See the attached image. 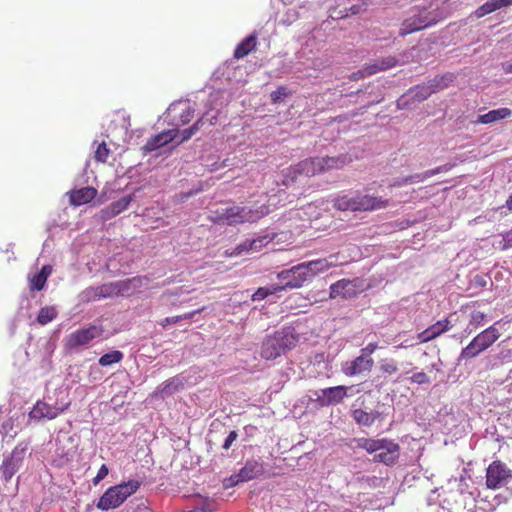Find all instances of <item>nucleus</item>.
Instances as JSON below:
<instances>
[{"instance_id": "4be33fe9", "label": "nucleus", "mask_w": 512, "mask_h": 512, "mask_svg": "<svg viewBox=\"0 0 512 512\" xmlns=\"http://www.w3.org/2000/svg\"><path fill=\"white\" fill-rule=\"evenodd\" d=\"M178 135L177 129H171L163 131L160 134L152 137L142 148L144 153L155 151L156 149L163 147L164 145L173 141Z\"/></svg>"}, {"instance_id": "a211bd4d", "label": "nucleus", "mask_w": 512, "mask_h": 512, "mask_svg": "<svg viewBox=\"0 0 512 512\" xmlns=\"http://www.w3.org/2000/svg\"><path fill=\"white\" fill-rule=\"evenodd\" d=\"M365 3L361 0H340L337 7L332 9L330 17L333 19L345 18L349 15L360 13L364 9Z\"/></svg>"}, {"instance_id": "412c9836", "label": "nucleus", "mask_w": 512, "mask_h": 512, "mask_svg": "<svg viewBox=\"0 0 512 512\" xmlns=\"http://www.w3.org/2000/svg\"><path fill=\"white\" fill-rule=\"evenodd\" d=\"M397 63V60L392 57L388 56L385 58H382L380 60H376L374 63L364 67L360 71H358L356 74L353 75L354 79L363 78L366 76H370L372 74L388 70L390 68H393Z\"/></svg>"}, {"instance_id": "72a5a7b5", "label": "nucleus", "mask_w": 512, "mask_h": 512, "mask_svg": "<svg viewBox=\"0 0 512 512\" xmlns=\"http://www.w3.org/2000/svg\"><path fill=\"white\" fill-rule=\"evenodd\" d=\"M131 200H132V196H130V195L124 196L121 199H119L118 201L113 202L109 207H107L103 211V213L108 218L114 217V216L118 215L119 213H121L122 211H124L125 209H127Z\"/></svg>"}, {"instance_id": "6e6552de", "label": "nucleus", "mask_w": 512, "mask_h": 512, "mask_svg": "<svg viewBox=\"0 0 512 512\" xmlns=\"http://www.w3.org/2000/svg\"><path fill=\"white\" fill-rule=\"evenodd\" d=\"M440 18V14L437 12L436 8H433V5H430L429 9H414L412 14L404 20L400 35L404 36L424 29L436 23Z\"/></svg>"}, {"instance_id": "a19ab883", "label": "nucleus", "mask_w": 512, "mask_h": 512, "mask_svg": "<svg viewBox=\"0 0 512 512\" xmlns=\"http://www.w3.org/2000/svg\"><path fill=\"white\" fill-rule=\"evenodd\" d=\"M201 309L185 313L183 315L174 316V317H167L161 321L162 327H166L168 324H176L182 320H190L192 319L197 313H199Z\"/></svg>"}, {"instance_id": "cd10ccee", "label": "nucleus", "mask_w": 512, "mask_h": 512, "mask_svg": "<svg viewBox=\"0 0 512 512\" xmlns=\"http://www.w3.org/2000/svg\"><path fill=\"white\" fill-rule=\"evenodd\" d=\"M183 388L182 379L179 377L172 378L157 388L154 392L156 396L165 398Z\"/></svg>"}, {"instance_id": "6e6d98bb", "label": "nucleus", "mask_w": 512, "mask_h": 512, "mask_svg": "<svg viewBox=\"0 0 512 512\" xmlns=\"http://www.w3.org/2000/svg\"><path fill=\"white\" fill-rule=\"evenodd\" d=\"M506 206L508 207L509 210L512 211V194L510 195V197L507 199L506 201Z\"/></svg>"}, {"instance_id": "1a4fd4ad", "label": "nucleus", "mask_w": 512, "mask_h": 512, "mask_svg": "<svg viewBox=\"0 0 512 512\" xmlns=\"http://www.w3.org/2000/svg\"><path fill=\"white\" fill-rule=\"evenodd\" d=\"M195 103L190 100L173 102L167 109V117L172 125L178 127L185 125L194 117Z\"/></svg>"}, {"instance_id": "4468645a", "label": "nucleus", "mask_w": 512, "mask_h": 512, "mask_svg": "<svg viewBox=\"0 0 512 512\" xmlns=\"http://www.w3.org/2000/svg\"><path fill=\"white\" fill-rule=\"evenodd\" d=\"M262 472L263 467L258 461H247L238 473L231 475L225 480V486L233 487L239 483L250 481L261 475Z\"/></svg>"}, {"instance_id": "7ed1b4c3", "label": "nucleus", "mask_w": 512, "mask_h": 512, "mask_svg": "<svg viewBox=\"0 0 512 512\" xmlns=\"http://www.w3.org/2000/svg\"><path fill=\"white\" fill-rule=\"evenodd\" d=\"M297 343V336L291 327L283 328L268 336L262 343L261 356L266 360L279 357L286 350L293 348Z\"/></svg>"}, {"instance_id": "7c9ffc66", "label": "nucleus", "mask_w": 512, "mask_h": 512, "mask_svg": "<svg viewBox=\"0 0 512 512\" xmlns=\"http://www.w3.org/2000/svg\"><path fill=\"white\" fill-rule=\"evenodd\" d=\"M353 419L359 425L371 426L378 418L379 413L377 411H364L362 409H355L352 412Z\"/></svg>"}, {"instance_id": "20e7f679", "label": "nucleus", "mask_w": 512, "mask_h": 512, "mask_svg": "<svg viewBox=\"0 0 512 512\" xmlns=\"http://www.w3.org/2000/svg\"><path fill=\"white\" fill-rule=\"evenodd\" d=\"M388 201L381 197H373L366 194L353 193L338 197L335 200V207L338 210L346 211H368L386 207Z\"/></svg>"}, {"instance_id": "a18cd8bd", "label": "nucleus", "mask_w": 512, "mask_h": 512, "mask_svg": "<svg viewBox=\"0 0 512 512\" xmlns=\"http://www.w3.org/2000/svg\"><path fill=\"white\" fill-rule=\"evenodd\" d=\"M108 154H109V150L107 149L106 144L105 143L99 144V146L96 150V153H95L96 159L98 161L105 162L108 157Z\"/></svg>"}, {"instance_id": "bb28decb", "label": "nucleus", "mask_w": 512, "mask_h": 512, "mask_svg": "<svg viewBox=\"0 0 512 512\" xmlns=\"http://www.w3.org/2000/svg\"><path fill=\"white\" fill-rule=\"evenodd\" d=\"M512 5V0H489L480 6L475 12L476 18L484 17L487 14H490L496 10H499L503 7H507Z\"/></svg>"}, {"instance_id": "423d86ee", "label": "nucleus", "mask_w": 512, "mask_h": 512, "mask_svg": "<svg viewBox=\"0 0 512 512\" xmlns=\"http://www.w3.org/2000/svg\"><path fill=\"white\" fill-rule=\"evenodd\" d=\"M499 324L500 322L498 321L475 336L473 340L462 349L459 361L475 358L492 346L500 337V331L497 327Z\"/></svg>"}, {"instance_id": "a878e982", "label": "nucleus", "mask_w": 512, "mask_h": 512, "mask_svg": "<svg viewBox=\"0 0 512 512\" xmlns=\"http://www.w3.org/2000/svg\"><path fill=\"white\" fill-rule=\"evenodd\" d=\"M97 194V191L92 187H84L75 190L70 194V201L75 206H80L90 202Z\"/></svg>"}, {"instance_id": "9b49d317", "label": "nucleus", "mask_w": 512, "mask_h": 512, "mask_svg": "<svg viewBox=\"0 0 512 512\" xmlns=\"http://www.w3.org/2000/svg\"><path fill=\"white\" fill-rule=\"evenodd\" d=\"M102 333V328L96 325L79 329L67 337L66 347L69 349H78L79 347L87 345L93 339L100 337Z\"/></svg>"}, {"instance_id": "ea45409f", "label": "nucleus", "mask_w": 512, "mask_h": 512, "mask_svg": "<svg viewBox=\"0 0 512 512\" xmlns=\"http://www.w3.org/2000/svg\"><path fill=\"white\" fill-rule=\"evenodd\" d=\"M57 316V311L55 307H44L40 310L37 321L41 325H46L47 323L51 322L55 317Z\"/></svg>"}, {"instance_id": "8fccbe9b", "label": "nucleus", "mask_w": 512, "mask_h": 512, "mask_svg": "<svg viewBox=\"0 0 512 512\" xmlns=\"http://www.w3.org/2000/svg\"><path fill=\"white\" fill-rule=\"evenodd\" d=\"M378 345L376 343H369L366 347L360 350V353L368 358H372L371 355L377 350Z\"/></svg>"}, {"instance_id": "f03ea898", "label": "nucleus", "mask_w": 512, "mask_h": 512, "mask_svg": "<svg viewBox=\"0 0 512 512\" xmlns=\"http://www.w3.org/2000/svg\"><path fill=\"white\" fill-rule=\"evenodd\" d=\"M269 213V209L265 205H261L257 209L240 206L222 207L215 211V215L211 219L216 223L222 224H239L244 222H255Z\"/></svg>"}, {"instance_id": "e433bc0d", "label": "nucleus", "mask_w": 512, "mask_h": 512, "mask_svg": "<svg viewBox=\"0 0 512 512\" xmlns=\"http://www.w3.org/2000/svg\"><path fill=\"white\" fill-rule=\"evenodd\" d=\"M123 359V353L119 350L110 351L102 355L99 359V364L103 367L110 366L118 363Z\"/></svg>"}, {"instance_id": "4d7b16f0", "label": "nucleus", "mask_w": 512, "mask_h": 512, "mask_svg": "<svg viewBox=\"0 0 512 512\" xmlns=\"http://www.w3.org/2000/svg\"><path fill=\"white\" fill-rule=\"evenodd\" d=\"M506 72L512 73V64H507L504 66Z\"/></svg>"}, {"instance_id": "393cba45", "label": "nucleus", "mask_w": 512, "mask_h": 512, "mask_svg": "<svg viewBox=\"0 0 512 512\" xmlns=\"http://www.w3.org/2000/svg\"><path fill=\"white\" fill-rule=\"evenodd\" d=\"M273 237L269 235H262L252 240H246L236 248L235 254H241L243 251H260L264 246L271 242Z\"/></svg>"}, {"instance_id": "ddd939ff", "label": "nucleus", "mask_w": 512, "mask_h": 512, "mask_svg": "<svg viewBox=\"0 0 512 512\" xmlns=\"http://www.w3.org/2000/svg\"><path fill=\"white\" fill-rule=\"evenodd\" d=\"M347 260L340 259L338 254H331L326 258L317 259L309 262H304L302 265L307 270L308 279L311 280L318 273H323L329 270L331 267H336L346 263Z\"/></svg>"}, {"instance_id": "de8ad7c7", "label": "nucleus", "mask_w": 512, "mask_h": 512, "mask_svg": "<svg viewBox=\"0 0 512 512\" xmlns=\"http://www.w3.org/2000/svg\"><path fill=\"white\" fill-rule=\"evenodd\" d=\"M108 473H109L108 467L105 464H103L100 467V469L98 470L97 475L93 479V483L95 485L98 484L100 481H102L108 475Z\"/></svg>"}, {"instance_id": "f8f14e48", "label": "nucleus", "mask_w": 512, "mask_h": 512, "mask_svg": "<svg viewBox=\"0 0 512 512\" xmlns=\"http://www.w3.org/2000/svg\"><path fill=\"white\" fill-rule=\"evenodd\" d=\"M511 477V471L504 464L493 462L487 469L486 485L490 489H498L507 484Z\"/></svg>"}, {"instance_id": "5701e85b", "label": "nucleus", "mask_w": 512, "mask_h": 512, "mask_svg": "<svg viewBox=\"0 0 512 512\" xmlns=\"http://www.w3.org/2000/svg\"><path fill=\"white\" fill-rule=\"evenodd\" d=\"M451 327L450 321L448 319L440 320L428 327L426 330L422 331L418 334L417 338L419 342L425 343L431 341L441 335L442 333L448 331Z\"/></svg>"}, {"instance_id": "09e8293b", "label": "nucleus", "mask_w": 512, "mask_h": 512, "mask_svg": "<svg viewBox=\"0 0 512 512\" xmlns=\"http://www.w3.org/2000/svg\"><path fill=\"white\" fill-rule=\"evenodd\" d=\"M237 437V432L231 431L223 443V449L228 450L232 446V444L237 440Z\"/></svg>"}, {"instance_id": "aec40b11", "label": "nucleus", "mask_w": 512, "mask_h": 512, "mask_svg": "<svg viewBox=\"0 0 512 512\" xmlns=\"http://www.w3.org/2000/svg\"><path fill=\"white\" fill-rule=\"evenodd\" d=\"M24 455L25 448L16 447L12 451L10 457L3 462L1 470L7 480L10 479L19 470L24 459Z\"/></svg>"}, {"instance_id": "c85d7f7f", "label": "nucleus", "mask_w": 512, "mask_h": 512, "mask_svg": "<svg viewBox=\"0 0 512 512\" xmlns=\"http://www.w3.org/2000/svg\"><path fill=\"white\" fill-rule=\"evenodd\" d=\"M511 114L512 111L505 107L491 110L486 114L480 115L476 120V123L490 124L498 120L508 118L511 116Z\"/></svg>"}, {"instance_id": "0eeeda50", "label": "nucleus", "mask_w": 512, "mask_h": 512, "mask_svg": "<svg viewBox=\"0 0 512 512\" xmlns=\"http://www.w3.org/2000/svg\"><path fill=\"white\" fill-rule=\"evenodd\" d=\"M138 282L139 280L137 278H133L127 281L108 283L97 287H89L81 292L79 298L82 302H90L99 300L101 298L113 297L128 291L130 285H133L135 288Z\"/></svg>"}, {"instance_id": "2eb2a0df", "label": "nucleus", "mask_w": 512, "mask_h": 512, "mask_svg": "<svg viewBox=\"0 0 512 512\" xmlns=\"http://www.w3.org/2000/svg\"><path fill=\"white\" fill-rule=\"evenodd\" d=\"M373 366V358H368L360 353L355 359L342 363L341 371L349 377L367 375Z\"/></svg>"}, {"instance_id": "864d4df0", "label": "nucleus", "mask_w": 512, "mask_h": 512, "mask_svg": "<svg viewBox=\"0 0 512 512\" xmlns=\"http://www.w3.org/2000/svg\"><path fill=\"white\" fill-rule=\"evenodd\" d=\"M41 276H43L46 280L52 273V266L50 265H44L39 272Z\"/></svg>"}, {"instance_id": "c03bdc74", "label": "nucleus", "mask_w": 512, "mask_h": 512, "mask_svg": "<svg viewBox=\"0 0 512 512\" xmlns=\"http://www.w3.org/2000/svg\"><path fill=\"white\" fill-rule=\"evenodd\" d=\"M288 94H289V90L284 86H280L277 88V90H275L271 93V100L274 103L280 102Z\"/></svg>"}, {"instance_id": "13d9d810", "label": "nucleus", "mask_w": 512, "mask_h": 512, "mask_svg": "<svg viewBox=\"0 0 512 512\" xmlns=\"http://www.w3.org/2000/svg\"><path fill=\"white\" fill-rule=\"evenodd\" d=\"M405 104V96L401 97L399 100H398V106H402Z\"/></svg>"}, {"instance_id": "79ce46f5", "label": "nucleus", "mask_w": 512, "mask_h": 512, "mask_svg": "<svg viewBox=\"0 0 512 512\" xmlns=\"http://www.w3.org/2000/svg\"><path fill=\"white\" fill-rule=\"evenodd\" d=\"M29 285L31 290H37L40 291L44 288L46 284V279L40 275V273H37L33 276H29Z\"/></svg>"}, {"instance_id": "49530a36", "label": "nucleus", "mask_w": 512, "mask_h": 512, "mask_svg": "<svg viewBox=\"0 0 512 512\" xmlns=\"http://www.w3.org/2000/svg\"><path fill=\"white\" fill-rule=\"evenodd\" d=\"M485 319V314L479 311L473 312L471 314L470 325L475 327L483 325V321Z\"/></svg>"}, {"instance_id": "3c124183", "label": "nucleus", "mask_w": 512, "mask_h": 512, "mask_svg": "<svg viewBox=\"0 0 512 512\" xmlns=\"http://www.w3.org/2000/svg\"><path fill=\"white\" fill-rule=\"evenodd\" d=\"M412 381L418 384L427 383L429 381L427 375L423 372L416 373L412 376Z\"/></svg>"}, {"instance_id": "f257e3e1", "label": "nucleus", "mask_w": 512, "mask_h": 512, "mask_svg": "<svg viewBox=\"0 0 512 512\" xmlns=\"http://www.w3.org/2000/svg\"><path fill=\"white\" fill-rule=\"evenodd\" d=\"M352 162L349 155L337 157H315L305 159L291 168L295 175L313 176L317 173L328 172L333 169H341Z\"/></svg>"}, {"instance_id": "4c0bfd02", "label": "nucleus", "mask_w": 512, "mask_h": 512, "mask_svg": "<svg viewBox=\"0 0 512 512\" xmlns=\"http://www.w3.org/2000/svg\"><path fill=\"white\" fill-rule=\"evenodd\" d=\"M282 291V287L273 284L268 287H260L253 295L252 300L253 301H260L265 299L268 295L275 294L277 292Z\"/></svg>"}, {"instance_id": "c756f323", "label": "nucleus", "mask_w": 512, "mask_h": 512, "mask_svg": "<svg viewBox=\"0 0 512 512\" xmlns=\"http://www.w3.org/2000/svg\"><path fill=\"white\" fill-rule=\"evenodd\" d=\"M386 439L358 438L354 440L355 447L366 450L368 453H377L384 447Z\"/></svg>"}, {"instance_id": "f3484780", "label": "nucleus", "mask_w": 512, "mask_h": 512, "mask_svg": "<svg viewBox=\"0 0 512 512\" xmlns=\"http://www.w3.org/2000/svg\"><path fill=\"white\" fill-rule=\"evenodd\" d=\"M347 389L346 386L329 387L316 391L315 396L322 406L336 405L347 396Z\"/></svg>"}, {"instance_id": "c9c22d12", "label": "nucleus", "mask_w": 512, "mask_h": 512, "mask_svg": "<svg viewBox=\"0 0 512 512\" xmlns=\"http://www.w3.org/2000/svg\"><path fill=\"white\" fill-rule=\"evenodd\" d=\"M432 93H434V88H432L428 83L416 86L411 89L407 96L415 99L418 102L424 101L427 99Z\"/></svg>"}, {"instance_id": "6ab92c4d", "label": "nucleus", "mask_w": 512, "mask_h": 512, "mask_svg": "<svg viewBox=\"0 0 512 512\" xmlns=\"http://www.w3.org/2000/svg\"><path fill=\"white\" fill-rule=\"evenodd\" d=\"M66 409L65 406L50 405L44 401H38L30 412V418L36 420L55 419Z\"/></svg>"}, {"instance_id": "b1692460", "label": "nucleus", "mask_w": 512, "mask_h": 512, "mask_svg": "<svg viewBox=\"0 0 512 512\" xmlns=\"http://www.w3.org/2000/svg\"><path fill=\"white\" fill-rule=\"evenodd\" d=\"M383 446L384 447H381V450L378 451L374 456V460L377 462H382L386 465L394 463L398 458V444L387 440Z\"/></svg>"}, {"instance_id": "603ef678", "label": "nucleus", "mask_w": 512, "mask_h": 512, "mask_svg": "<svg viewBox=\"0 0 512 512\" xmlns=\"http://www.w3.org/2000/svg\"><path fill=\"white\" fill-rule=\"evenodd\" d=\"M512 247V229L503 235V248L507 249Z\"/></svg>"}, {"instance_id": "dca6fc26", "label": "nucleus", "mask_w": 512, "mask_h": 512, "mask_svg": "<svg viewBox=\"0 0 512 512\" xmlns=\"http://www.w3.org/2000/svg\"><path fill=\"white\" fill-rule=\"evenodd\" d=\"M358 279H342L330 286V298L348 299L356 296L360 286Z\"/></svg>"}, {"instance_id": "2f4dec72", "label": "nucleus", "mask_w": 512, "mask_h": 512, "mask_svg": "<svg viewBox=\"0 0 512 512\" xmlns=\"http://www.w3.org/2000/svg\"><path fill=\"white\" fill-rule=\"evenodd\" d=\"M208 116H209V112H207L200 119H198L190 128L185 129L182 132L181 139L179 141H177V145L190 139L192 137V135H194L199 130L200 126L204 124L205 120L209 121L210 124H213L212 121L217 118V115L215 114V115H212L211 117H208Z\"/></svg>"}, {"instance_id": "39448f33", "label": "nucleus", "mask_w": 512, "mask_h": 512, "mask_svg": "<svg viewBox=\"0 0 512 512\" xmlns=\"http://www.w3.org/2000/svg\"><path fill=\"white\" fill-rule=\"evenodd\" d=\"M140 486L137 480H129L110 487L99 499L97 508L110 510L119 507L129 496L134 494Z\"/></svg>"}, {"instance_id": "5fc2aeb1", "label": "nucleus", "mask_w": 512, "mask_h": 512, "mask_svg": "<svg viewBox=\"0 0 512 512\" xmlns=\"http://www.w3.org/2000/svg\"><path fill=\"white\" fill-rule=\"evenodd\" d=\"M501 358L503 360H512V349L507 350L506 352L501 353Z\"/></svg>"}, {"instance_id": "473e14b6", "label": "nucleus", "mask_w": 512, "mask_h": 512, "mask_svg": "<svg viewBox=\"0 0 512 512\" xmlns=\"http://www.w3.org/2000/svg\"><path fill=\"white\" fill-rule=\"evenodd\" d=\"M444 170H445V167H437L435 169L425 171L424 173L411 175V176L403 179L402 182H395L391 186H400V185L407 184V183H419V182H422L425 179L432 177Z\"/></svg>"}, {"instance_id": "37998d69", "label": "nucleus", "mask_w": 512, "mask_h": 512, "mask_svg": "<svg viewBox=\"0 0 512 512\" xmlns=\"http://www.w3.org/2000/svg\"><path fill=\"white\" fill-rule=\"evenodd\" d=\"M380 370L385 374L391 375L398 371V367L393 360H383L380 364Z\"/></svg>"}, {"instance_id": "f704fd0d", "label": "nucleus", "mask_w": 512, "mask_h": 512, "mask_svg": "<svg viewBox=\"0 0 512 512\" xmlns=\"http://www.w3.org/2000/svg\"><path fill=\"white\" fill-rule=\"evenodd\" d=\"M256 46V36L249 35L241 43H239L234 51V56L241 59L248 55Z\"/></svg>"}, {"instance_id": "bf43d9fd", "label": "nucleus", "mask_w": 512, "mask_h": 512, "mask_svg": "<svg viewBox=\"0 0 512 512\" xmlns=\"http://www.w3.org/2000/svg\"><path fill=\"white\" fill-rule=\"evenodd\" d=\"M413 345H414L413 343H410V344H408V343H402L399 347H401V348H407V347H409V346H413Z\"/></svg>"}, {"instance_id": "9d476101", "label": "nucleus", "mask_w": 512, "mask_h": 512, "mask_svg": "<svg viewBox=\"0 0 512 512\" xmlns=\"http://www.w3.org/2000/svg\"><path fill=\"white\" fill-rule=\"evenodd\" d=\"M280 283L278 286L284 289L300 288L303 284L309 281L306 268L301 264L292 267L291 269L283 270L277 274Z\"/></svg>"}, {"instance_id": "58836bf2", "label": "nucleus", "mask_w": 512, "mask_h": 512, "mask_svg": "<svg viewBox=\"0 0 512 512\" xmlns=\"http://www.w3.org/2000/svg\"><path fill=\"white\" fill-rule=\"evenodd\" d=\"M453 80H454V76L452 74H447L444 76L434 78L433 80L429 81L428 84L432 88H434V93H435L439 90H442V89L448 87V85L451 82H453Z\"/></svg>"}]
</instances>
